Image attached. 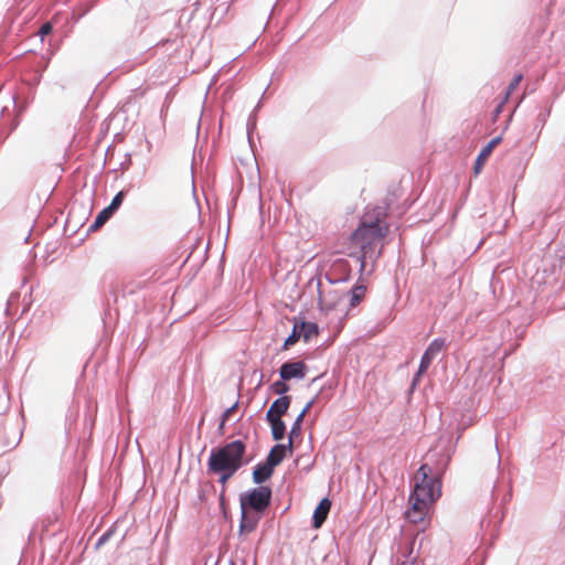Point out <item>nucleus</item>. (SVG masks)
I'll return each mask as SVG.
<instances>
[{"label": "nucleus", "instance_id": "obj_20", "mask_svg": "<svg viewBox=\"0 0 565 565\" xmlns=\"http://www.w3.org/2000/svg\"><path fill=\"white\" fill-rule=\"evenodd\" d=\"M237 409V403H235L233 406L228 407L222 415V419L220 423L218 429L221 433H223L225 423L231 418V416L236 412Z\"/></svg>", "mask_w": 565, "mask_h": 565}, {"label": "nucleus", "instance_id": "obj_13", "mask_svg": "<svg viewBox=\"0 0 565 565\" xmlns=\"http://www.w3.org/2000/svg\"><path fill=\"white\" fill-rule=\"evenodd\" d=\"M312 405H313V401H310L309 403H307L305 408L301 411V413L296 418V420H295V423H294V425L291 427V430L289 433V443H288L289 451L292 450V440H294L295 437H298L300 435L301 423H302L306 414L308 413V411L311 408Z\"/></svg>", "mask_w": 565, "mask_h": 565}, {"label": "nucleus", "instance_id": "obj_11", "mask_svg": "<svg viewBox=\"0 0 565 565\" xmlns=\"http://www.w3.org/2000/svg\"><path fill=\"white\" fill-rule=\"evenodd\" d=\"M331 509V501L328 498L322 499L319 504L317 505L315 512H313V527L319 529L324 521L327 520V516Z\"/></svg>", "mask_w": 565, "mask_h": 565}, {"label": "nucleus", "instance_id": "obj_12", "mask_svg": "<svg viewBox=\"0 0 565 565\" xmlns=\"http://www.w3.org/2000/svg\"><path fill=\"white\" fill-rule=\"evenodd\" d=\"M295 331L299 332L301 338L308 342L312 338H316L319 333L318 324L315 322H296L295 323Z\"/></svg>", "mask_w": 565, "mask_h": 565}, {"label": "nucleus", "instance_id": "obj_15", "mask_svg": "<svg viewBox=\"0 0 565 565\" xmlns=\"http://www.w3.org/2000/svg\"><path fill=\"white\" fill-rule=\"evenodd\" d=\"M274 472V468L267 462L257 465L253 471V480L255 483H263L268 480Z\"/></svg>", "mask_w": 565, "mask_h": 565}, {"label": "nucleus", "instance_id": "obj_6", "mask_svg": "<svg viewBox=\"0 0 565 565\" xmlns=\"http://www.w3.org/2000/svg\"><path fill=\"white\" fill-rule=\"evenodd\" d=\"M307 365L302 361L286 362L279 369L281 380L290 381L292 379H305Z\"/></svg>", "mask_w": 565, "mask_h": 565}, {"label": "nucleus", "instance_id": "obj_8", "mask_svg": "<svg viewBox=\"0 0 565 565\" xmlns=\"http://www.w3.org/2000/svg\"><path fill=\"white\" fill-rule=\"evenodd\" d=\"M500 141H501L500 137L493 138L481 149L480 153L478 154V157L475 161V166H473L475 174H479L481 172L487 160L491 156L493 149L500 143Z\"/></svg>", "mask_w": 565, "mask_h": 565}, {"label": "nucleus", "instance_id": "obj_9", "mask_svg": "<svg viewBox=\"0 0 565 565\" xmlns=\"http://www.w3.org/2000/svg\"><path fill=\"white\" fill-rule=\"evenodd\" d=\"M260 513L249 512V510H242V519L239 524L241 533H252L256 530L260 520Z\"/></svg>", "mask_w": 565, "mask_h": 565}, {"label": "nucleus", "instance_id": "obj_26", "mask_svg": "<svg viewBox=\"0 0 565 565\" xmlns=\"http://www.w3.org/2000/svg\"><path fill=\"white\" fill-rule=\"evenodd\" d=\"M402 565H409V564H408V563H406V562H403V563H402Z\"/></svg>", "mask_w": 565, "mask_h": 565}, {"label": "nucleus", "instance_id": "obj_22", "mask_svg": "<svg viewBox=\"0 0 565 565\" xmlns=\"http://www.w3.org/2000/svg\"><path fill=\"white\" fill-rule=\"evenodd\" d=\"M124 196V191L118 192L107 207L114 213L121 205Z\"/></svg>", "mask_w": 565, "mask_h": 565}, {"label": "nucleus", "instance_id": "obj_4", "mask_svg": "<svg viewBox=\"0 0 565 565\" xmlns=\"http://www.w3.org/2000/svg\"><path fill=\"white\" fill-rule=\"evenodd\" d=\"M271 490L269 487L260 486L241 495V509L253 510L257 513L264 512L270 504Z\"/></svg>", "mask_w": 565, "mask_h": 565}, {"label": "nucleus", "instance_id": "obj_10", "mask_svg": "<svg viewBox=\"0 0 565 565\" xmlns=\"http://www.w3.org/2000/svg\"><path fill=\"white\" fill-rule=\"evenodd\" d=\"M290 405V396H281L274 401V403L270 405L266 418H281V416L287 412L288 407Z\"/></svg>", "mask_w": 565, "mask_h": 565}, {"label": "nucleus", "instance_id": "obj_3", "mask_svg": "<svg viewBox=\"0 0 565 565\" xmlns=\"http://www.w3.org/2000/svg\"><path fill=\"white\" fill-rule=\"evenodd\" d=\"M246 446L241 440H234L225 446L212 450L209 461V471L231 470L237 471L243 465Z\"/></svg>", "mask_w": 565, "mask_h": 565}, {"label": "nucleus", "instance_id": "obj_24", "mask_svg": "<svg viewBox=\"0 0 565 565\" xmlns=\"http://www.w3.org/2000/svg\"><path fill=\"white\" fill-rule=\"evenodd\" d=\"M301 338L300 333L292 329V333L286 339L284 343V348L288 349L290 345L295 344Z\"/></svg>", "mask_w": 565, "mask_h": 565}, {"label": "nucleus", "instance_id": "obj_14", "mask_svg": "<svg viewBox=\"0 0 565 565\" xmlns=\"http://www.w3.org/2000/svg\"><path fill=\"white\" fill-rule=\"evenodd\" d=\"M287 450H289L288 445L274 446L267 456L266 462L275 468L284 460Z\"/></svg>", "mask_w": 565, "mask_h": 565}, {"label": "nucleus", "instance_id": "obj_18", "mask_svg": "<svg viewBox=\"0 0 565 565\" xmlns=\"http://www.w3.org/2000/svg\"><path fill=\"white\" fill-rule=\"evenodd\" d=\"M522 78H523L522 74H518V75L514 76V78L512 79V82L508 86V89L505 92V96H504L502 103L497 108V113L501 111L502 105L508 102L510 95L519 87Z\"/></svg>", "mask_w": 565, "mask_h": 565}, {"label": "nucleus", "instance_id": "obj_25", "mask_svg": "<svg viewBox=\"0 0 565 565\" xmlns=\"http://www.w3.org/2000/svg\"><path fill=\"white\" fill-rule=\"evenodd\" d=\"M52 29L53 26L50 22L42 24V26L39 30V35L41 36V39L43 40L45 35L50 34L52 32Z\"/></svg>", "mask_w": 565, "mask_h": 565}, {"label": "nucleus", "instance_id": "obj_2", "mask_svg": "<svg viewBox=\"0 0 565 565\" xmlns=\"http://www.w3.org/2000/svg\"><path fill=\"white\" fill-rule=\"evenodd\" d=\"M385 213L381 207L367 210L360 222L358 228L351 235V242L362 252L361 270L365 267L366 256L373 252L374 247L381 243L388 232V225L385 222Z\"/></svg>", "mask_w": 565, "mask_h": 565}, {"label": "nucleus", "instance_id": "obj_5", "mask_svg": "<svg viewBox=\"0 0 565 565\" xmlns=\"http://www.w3.org/2000/svg\"><path fill=\"white\" fill-rule=\"evenodd\" d=\"M445 347L446 343L444 339L438 338L431 341L422 356L418 371L414 377V383H416L419 376L428 370L434 359L445 349Z\"/></svg>", "mask_w": 565, "mask_h": 565}, {"label": "nucleus", "instance_id": "obj_7", "mask_svg": "<svg viewBox=\"0 0 565 565\" xmlns=\"http://www.w3.org/2000/svg\"><path fill=\"white\" fill-rule=\"evenodd\" d=\"M341 298V292L333 287L319 289V306L324 311L333 310Z\"/></svg>", "mask_w": 565, "mask_h": 565}, {"label": "nucleus", "instance_id": "obj_16", "mask_svg": "<svg viewBox=\"0 0 565 565\" xmlns=\"http://www.w3.org/2000/svg\"><path fill=\"white\" fill-rule=\"evenodd\" d=\"M267 420L269 422V424L271 426L273 438L275 440L282 439L285 436L286 427H285V424L281 420V418H271V419H267Z\"/></svg>", "mask_w": 565, "mask_h": 565}, {"label": "nucleus", "instance_id": "obj_23", "mask_svg": "<svg viewBox=\"0 0 565 565\" xmlns=\"http://www.w3.org/2000/svg\"><path fill=\"white\" fill-rule=\"evenodd\" d=\"M212 473H216V475H220V479L218 481L225 486L226 482L228 481L230 478L233 477V475L236 472V471H231V470H221V471H211Z\"/></svg>", "mask_w": 565, "mask_h": 565}, {"label": "nucleus", "instance_id": "obj_21", "mask_svg": "<svg viewBox=\"0 0 565 565\" xmlns=\"http://www.w3.org/2000/svg\"><path fill=\"white\" fill-rule=\"evenodd\" d=\"M273 391L278 395H284L289 391V385L286 383V381H277L273 385Z\"/></svg>", "mask_w": 565, "mask_h": 565}, {"label": "nucleus", "instance_id": "obj_1", "mask_svg": "<svg viewBox=\"0 0 565 565\" xmlns=\"http://www.w3.org/2000/svg\"><path fill=\"white\" fill-rule=\"evenodd\" d=\"M431 467L422 465L414 476V490L405 515L414 524H424L429 507L441 495L439 477L430 476Z\"/></svg>", "mask_w": 565, "mask_h": 565}, {"label": "nucleus", "instance_id": "obj_19", "mask_svg": "<svg viewBox=\"0 0 565 565\" xmlns=\"http://www.w3.org/2000/svg\"><path fill=\"white\" fill-rule=\"evenodd\" d=\"M113 215V212L108 209V207H105L103 209L98 215L96 216L94 223L92 224L90 228L92 230H98L100 226H103L108 220L109 217Z\"/></svg>", "mask_w": 565, "mask_h": 565}, {"label": "nucleus", "instance_id": "obj_17", "mask_svg": "<svg viewBox=\"0 0 565 565\" xmlns=\"http://www.w3.org/2000/svg\"><path fill=\"white\" fill-rule=\"evenodd\" d=\"M366 294V287L364 285H355L351 290V299L350 305L351 307L358 306Z\"/></svg>", "mask_w": 565, "mask_h": 565}]
</instances>
